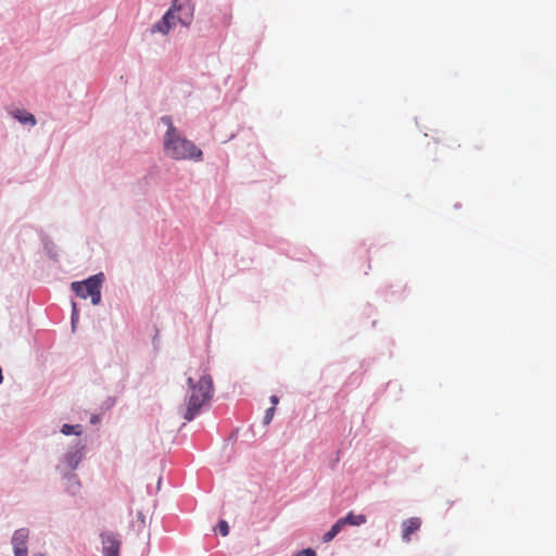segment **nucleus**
I'll return each mask as SVG.
<instances>
[{
	"label": "nucleus",
	"instance_id": "nucleus-22",
	"mask_svg": "<svg viewBox=\"0 0 556 556\" xmlns=\"http://www.w3.org/2000/svg\"><path fill=\"white\" fill-rule=\"evenodd\" d=\"M14 556H28V547H13Z\"/></svg>",
	"mask_w": 556,
	"mask_h": 556
},
{
	"label": "nucleus",
	"instance_id": "nucleus-3",
	"mask_svg": "<svg viewBox=\"0 0 556 556\" xmlns=\"http://www.w3.org/2000/svg\"><path fill=\"white\" fill-rule=\"evenodd\" d=\"M104 279V274L98 273L81 281L72 282L71 288L76 296L81 299L90 298L92 305H99L101 303V287Z\"/></svg>",
	"mask_w": 556,
	"mask_h": 556
},
{
	"label": "nucleus",
	"instance_id": "nucleus-18",
	"mask_svg": "<svg viewBox=\"0 0 556 556\" xmlns=\"http://www.w3.org/2000/svg\"><path fill=\"white\" fill-rule=\"evenodd\" d=\"M43 247H45V251L47 252V254L49 255V257H51V258L55 260V258H56V256H58V254H56V252L54 251V249H55L54 243H53L51 240H48V239H47V240L43 242Z\"/></svg>",
	"mask_w": 556,
	"mask_h": 556
},
{
	"label": "nucleus",
	"instance_id": "nucleus-12",
	"mask_svg": "<svg viewBox=\"0 0 556 556\" xmlns=\"http://www.w3.org/2000/svg\"><path fill=\"white\" fill-rule=\"evenodd\" d=\"M342 529H343V526L340 523V520L338 519L331 526V528L326 533H324V535L321 538L323 542L328 543V542L332 541L341 532Z\"/></svg>",
	"mask_w": 556,
	"mask_h": 556
},
{
	"label": "nucleus",
	"instance_id": "nucleus-11",
	"mask_svg": "<svg viewBox=\"0 0 556 556\" xmlns=\"http://www.w3.org/2000/svg\"><path fill=\"white\" fill-rule=\"evenodd\" d=\"M339 520L343 527L346 525L358 527V526L366 523L367 518L364 514L356 515V514H354V511H350L344 517L339 518Z\"/></svg>",
	"mask_w": 556,
	"mask_h": 556
},
{
	"label": "nucleus",
	"instance_id": "nucleus-2",
	"mask_svg": "<svg viewBox=\"0 0 556 556\" xmlns=\"http://www.w3.org/2000/svg\"><path fill=\"white\" fill-rule=\"evenodd\" d=\"M164 150L174 160L203 161L202 150L178 132L169 138H164Z\"/></svg>",
	"mask_w": 556,
	"mask_h": 556
},
{
	"label": "nucleus",
	"instance_id": "nucleus-8",
	"mask_svg": "<svg viewBox=\"0 0 556 556\" xmlns=\"http://www.w3.org/2000/svg\"><path fill=\"white\" fill-rule=\"evenodd\" d=\"M421 526V521L417 517H412L403 521L402 523V538L408 542L410 534L416 532Z\"/></svg>",
	"mask_w": 556,
	"mask_h": 556
},
{
	"label": "nucleus",
	"instance_id": "nucleus-24",
	"mask_svg": "<svg viewBox=\"0 0 556 556\" xmlns=\"http://www.w3.org/2000/svg\"><path fill=\"white\" fill-rule=\"evenodd\" d=\"M269 401H270V403L275 406V405H277V404H278L279 399H278V396H277V395H271V396L269 397Z\"/></svg>",
	"mask_w": 556,
	"mask_h": 556
},
{
	"label": "nucleus",
	"instance_id": "nucleus-6",
	"mask_svg": "<svg viewBox=\"0 0 556 556\" xmlns=\"http://www.w3.org/2000/svg\"><path fill=\"white\" fill-rule=\"evenodd\" d=\"M176 5L177 22L188 27L193 20L194 5L191 0H172Z\"/></svg>",
	"mask_w": 556,
	"mask_h": 556
},
{
	"label": "nucleus",
	"instance_id": "nucleus-7",
	"mask_svg": "<svg viewBox=\"0 0 556 556\" xmlns=\"http://www.w3.org/2000/svg\"><path fill=\"white\" fill-rule=\"evenodd\" d=\"M62 479L65 481V491L72 496H75L80 491V481L78 476L74 471H61L59 472Z\"/></svg>",
	"mask_w": 556,
	"mask_h": 556
},
{
	"label": "nucleus",
	"instance_id": "nucleus-25",
	"mask_svg": "<svg viewBox=\"0 0 556 556\" xmlns=\"http://www.w3.org/2000/svg\"><path fill=\"white\" fill-rule=\"evenodd\" d=\"M138 518L144 522V515L141 511L138 513Z\"/></svg>",
	"mask_w": 556,
	"mask_h": 556
},
{
	"label": "nucleus",
	"instance_id": "nucleus-10",
	"mask_svg": "<svg viewBox=\"0 0 556 556\" xmlns=\"http://www.w3.org/2000/svg\"><path fill=\"white\" fill-rule=\"evenodd\" d=\"M12 116L22 125L35 126L37 123L35 115L23 109L13 111Z\"/></svg>",
	"mask_w": 556,
	"mask_h": 556
},
{
	"label": "nucleus",
	"instance_id": "nucleus-5",
	"mask_svg": "<svg viewBox=\"0 0 556 556\" xmlns=\"http://www.w3.org/2000/svg\"><path fill=\"white\" fill-rule=\"evenodd\" d=\"M103 556H119L122 540L121 535L113 531L100 533Z\"/></svg>",
	"mask_w": 556,
	"mask_h": 556
},
{
	"label": "nucleus",
	"instance_id": "nucleus-9",
	"mask_svg": "<svg viewBox=\"0 0 556 556\" xmlns=\"http://www.w3.org/2000/svg\"><path fill=\"white\" fill-rule=\"evenodd\" d=\"M28 538L29 530L27 528L15 530L11 539L12 547H27Z\"/></svg>",
	"mask_w": 556,
	"mask_h": 556
},
{
	"label": "nucleus",
	"instance_id": "nucleus-20",
	"mask_svg": "<svg viewBox=\"0 0 556 556\" xmlns=\"http://www.w3.org/2000/svg\"><path fill=\"white\" fill-rule=\"evenodd\" d=\"M72 308L73 309H72L71 321H72V327L74 329L76 326V323L78 321V316H79L75 302H72Z\"/></svg>",
	"mask_w": 556,
	"mask_h": 556
},
{
	"label": "nucleus",
	"instance_id": "nucleus-21",
	"mask_svg": "<svg viewBox=\"0 0 556 556\" xmlns=\"http://www.w3.org/2000/svg\"><path fill=\"white\" fill-rule=\"evenodd\" d=\"M293 556H317V554H316L315 549H313L312 547H306V548L299 551Z\"/></svg>",
	"mask_w": 556,
	"mask_h": 556
},
{
	"label": "nucleus",
	"instance_id": "nucleus-4",
	"mask_svg": "<svg viewBox=\"0 0 556 556\" xmlns=\"http://www.w3.org/2000/svg\"><path fill=\"white\" fill-rule=\"evenodd\" d=\"M86 448V442L76 440L60 458L59 464L55 466L56 471L76 470L85 457Z\"/></svg>",
	"mask_w": 556,
	"mask_h": 556
},
{
	"label": "nucleus",
	"instance_id": "nucleus-19",
	"mask_svg": "<svg viewBox=\"0 0 556 556\" xmlns=\"http://www.w3.org/2000/svg\"><path fill=\"white\" fill-rule=\"evenodd\" d=\"M274 414H275V407L274 406H271V407H269V408H267L265 410V415H264V418H263L264 425L270 424V421L273 420Z\"/></svg>",
	"mask_w": 556,
	"mask_h": 556
},
{
	"label": "nucleus",
	"instance_id": "nucleus-17",
	"mask_svg": "<svg viewBox=\"0 0 556 556\" xmlns=\"http://www.w3.org/2000/svg\"><path fill=\"white\" fill-rule=\"evenodd\" d=\"M229 525L226 520L224 519H220L218 522H217V526L215 528V531H217L220 535L223 536H226L229 534Z\"/></svg>",
	"mask_w": 556,
	"mask_h": 556
},
{
	"label": "nucleus",
	"instance_id": "nucleus-27",
	"mask_svg": "<svg viewBox=\"0 0 556 556\" xmlns=\"http://www.w3.org/2000/svg\"><path fill=\"white\" fill-rule=\"evenodd\" d=\"M459 206H460V204H459V203H456V204H455V208H458Z\"/></svg>",
	"mask_w": 556,
	"mask_h": 556
},
{
	"label": "nucleus",
	"instance_id": "nucleus-13",
	"mask_svg": "<svg viewBox=\"0 0 556 556\" xmlns=\"http://www.w3.org/2000/svg\"><path fill=\"white\" fill-rule=\"evenodd\" d=\"M172 28L173 27L168 24V22L161 17V20L154 23L149 30L151 34L161 33L163 35H167Z\"/></svg>",
	"mask_w": 556,
	"mask_h": 556
},
{
	"label": "nucleus",
	"instance_id": "nucleus-15",
	"mask_svg": "<svg viewBox=\"0 0 556 556\" xmlns=\"http://www.w3.org/2000/svg\"><path fill=\"white\" fill-rule=\"evenodd\" d=\"M160 122L167 127L164 138H169L178 132L177 128L174 126L172 116L164 115L160 118Z\"/></svg>",
	"mask_w": 556,
	"mask_h": 556
},
{
	"label": "nucleus",
	"instance_id": "nucleus-23",
	"mask_svg": "<svg viewBox=\"0 0 556 556\" xmlns=\"http://www.w3.org/2000/svg\"><path fill=\"white\" fill-rule=\"evenodd\" d=\"M100 420V417L98 415H91L90 417V424L96 425Z\"/></svg>",
	"mask_w": 556,
	"mask_h": 556
},
{
	"label": "nucleus",
	"instance_id": "nucleus-1",
	"mask_svg": "<svg viewBox=\"0 0 556 556\" xmlns=\"http://www.w3.org/2000/svg\"><path fill=\"white\" fill-rule=\"evenodd\" d=\"M189 395L187 407L182 414L186 421L194 420L201 413L202 407L211 401L214 393L213 379L210 375H203L198 381L192 377L187 379Z\"/></svg>",
	"mask_w": 556,
	"mask_h": 556
},
{
	"label": "nucleus",
	"instance_id": "nucleus-26",
	"mask_svg": "<svg viewBox=\"0 0 556 556\" xmlns=\"http://www.w3.org/2000/svg\"><path fill=\"white\" fill-rule=\"evenodd\" d=\"M161 482H162V478L160 477L159 480H157V488H160Z\"/></svg>",
	"mask_w": 556,
	"mask_h": 556
},
{
	"label": "nucleus",
	"instance_id": "nucleus-14",
	"mask_svg": "<svg viewBox=\"0 0 556 556\" xmlns=\"http://www.w3.org/2000/svg\"><path fill=\"white\" fill-rule=\"evenodd\" d=\"M60 431L64 435H76V437H79L83 433V426L79 425V424H77V425L64 424L61 427Z\"/></svg>",
	"mask_w": 556,
	"mask_h": 556
},
{
	"label": "nucleus",
	"instance_id": "nucleus-16",
	"mask_svg": "<svg viewBox=\"0 0 556 556\" xmlns=\"http://www.w3.org/2000/svg\"><path fill=\"white\" fill-rule=\"evenodd\" d=\"M163 20L168 22V24L174 27L177 22V14H176V5L175 3H170L169 9L163 14Z\"/></svg>",
	"mask_w": 556,
	"mask_h": 556
}]
</instances>
